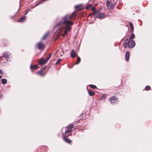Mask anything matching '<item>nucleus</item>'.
Instances as JSON below:
<instances>
[{
	"mask_svg": "<svg viewBox=\"0 0 152 152\" xmlns=\"http://www.w3.org/2000/svg\"><path fill=\"white\" fill-rule=\"evenodd\" d=\"M75 8L77 11H81L83 9V5L81 4L75 6Z\"/></svg>",
	"mask_w": 152,
	"mask_h": 152,
	"instance_id": "nucleus-10",
	"label": "nucleus"
},
{
	"mask_svg": "<svg viewBox=\"0 0 152 152\" xmlns=\"http://www.w3.org/2000/svg\"><path fill=\"white\" fill-rule=\"evenodd\" d=\"M30 68L31 70H34L37 69L38 68V66L37 65H31Z\"/></svg>",
	"mask_w": 152,
	"mask_h": 152,
	"instance_id": "nucleus-13",
	"label": "nucleus"
},
{
	"mask_svg": "<svg viewBox=\"0 0 152 152\" xmlns=\"http://www.w3.org/2000/svg\"><path fill=\"white\" fill-rule=\"evenodd\" d=\"M3 70H2L1 69H0V74L3 75Z\"/></svg>",
	"mask_w": 152,
	"mask_h": 152,
	"instance_id": "nucleus-35",
	"label": "nucleus"
},
{
	"mask_svg": "<svg viewBox=\"0 0 152 152\" xmlns=\"http://www.w3.org/2000/svg\"><path fill=\"white\" fill-rule=\"evenodd\" d=\"M125 58L126 60V61H128L129 60L130 56V52L129 51H127L125 53Z\"/></svg>",
	"mask_w": 152,
	"mask_h": 152,
	"instance_id": "nucleus-11",
	"label": "nucleus"
},
{
	"mask_svg": "<svg viewBox=\"0 0 152 152\" xmlns=\"http://www.w3.org/2000/svg\"><path fill=\"white\" fill-rule=\"evenodd\" d=\"M104 16V14L102 12H99L98 14H97L96 15V17L98 18H103Z\"/></svg>",
	"mask_w": 152,
	"mask_h": 152,
	"instance_id": "nucleus-16",
	"label": "nucleus"
},
{
	"mask_svg": "<svg viewBox=\"0 0 152 152\" xmlns=\"http://www.w3.org/2000/svg\"><path fill=\"white\" fill-rule=\"evenodd\" d=\"M109 101L111 104H115L118 102V98L115 96H113L109 98Z\"/></svg>",
	"mask_w": 152,
	"mask_h": 152,
	"instance_id": "nucleus-2",
	"label": "nucleus"
},
{
	"mask_svg": "<svg viewBox=\"0 0 152 152\" xmlns=\"http://www.w3.org/2000/svg\"><path fill=\"white\" fill-rule=\"evenodd\" d=\"M74 126L72 124H70L67 126V129L65 131V133H69L72 131V129L74 127Z\"/></svg>",
	"mask_w": 152,
	"mask_h": 152,
	"instance_id": "nucleus-4",
	"label": "nucleus"
},
{
	"mask_svg": "<svg viewBox=\"0 0 152 152\" xmlns=\"http://www.w3.org/2000/svg\"><path fill=\"white\" fill-rule=\"evenodd\" d=\"M96 14V12H93L92 13H90L89 14V16H92L93 15H95Z\"/></svg>",
	"mask_w": 152,
	"mask_h": 152,
	"instance_id": "nucleus-33",
	"label": "nucleus"
},
{
	"mask_svg": "<svg viewBox=\"0 0 152 152\" xmlns=\"http://www.w3.org/2000/svg\"><path fill=\"white\" fill-rule=\"evenodd\" d=\"M7 45V41L5 42H3L2 44V46L3 47H6Z\"/></svg>",
	"mask_w": 152,
	"mask_h": 152,
	"instance_id": "nucleus-24",
	"label": "nucleus"
},
{
	"mask_svg": "<svg viewBox=\"0 0 152 152\" xmlns=\"http://www.w3.org/2000/svg\"><path fill=\"white\" fill-rule=\"evenodd\" d=\"M151 89V87L149 86H146L145 88V91H148Z\"/></svg>",
	"mask_w": 152,
	"mask_h": 152,
	"instance_id": "nucleus-31",
	"label": "nucleus"
},
{
	"mask_svg": "<svg viewBox=\"0 0 152 152\" xmlns=\"http://www.w3.org/2000/svg\"><path fill=\"white\" fill-rule=\"evenodd\" d=\"M129 41L128 39H126L124 42V47L126 48L127 46L128 47V45L129 44Z\"/></svg>",
	"mask_w": 152,
	"mask_h": 152,
	"instance_id": "nucleus-17",
	"label": "nucleus"
},
{
	"mask_svg": "<svg viewBox=\"0 0 152 152\" xmlns=\"http://www.w3.org/2000/svg\"><path fill=\"white\" fill-rule=\"evenodd\" d=\"M106 5L109 9H111L113 8V4L109 0L107 1Z\"/></svg>",
	"mask_w": 152,
	"mask_h": 152,
	"instance_id": "nucleus-8",
	"label": "nucleus"
},
{
	"mask_svg": "<svg viewBox=\"0 0 152 152\" xmlns=\"http://www.w3.org/2000/svg\"><path fill=\"white\" fill-rule=\"evenodd\" d=\"M96 12H96V14H95L96 15L97 14H98L99 13V10H96Z\"/></svg>",
	"mask_w": 152,
	"mask_h": 152,
	"instance_id": "nucleus-36",
	"label": "nucleus"
},
{
	"mask_svg": "<svg viewBox=\"0 0 152 152\" xmlns=\"http://www.w3.org/2000/svg\"><path fill=\"white\" fill-rule=\"evenodd\" d=\"M101 10V9H99V11H100Z\"/></svg>",
	"mask_w": 152,
	"mask_h": 152,
	"instance_id": "nucleus-39",
	"label": "nucleus"
},
{
	"mask_svg": "<svg viewBox=\"0 0 152 152\" xmlns=\"http://www.w3.org/2000/svg\"><path fill=\"white\" fill-rule=\"evenodd\" d=\"M89 86L91 88L93 89H95L97 88L96 86L94 85L90 84L89 85Z\"/></svg>",
	"mask_w": 152,
	"mask_h": 152,
	"instance_id": "nucleus-28",
	"label": "nucleus"
},
{
	"mask_svg": "<svg viewBox=\"0 0 152 152\" xmlns=\"http://www.w3.org/2000/svg\"><path fill=\"white\" fill-rule=\"evenodd\" d=\"M88 91L89 94V95L90 96H93L95 95V92L91 90H88Z\"/></svg>",
	"mask_w": 152,
	"mask_h": 152,
	"instance_id": "nucleus-18",
	"label": "nucleus"
},
{
	"mask_svg": "<svg viewBox=\"0 0 152 152\" xmlns=\"http://www.w3.org/2000/svg\"><path fill=\"white\" fill-rule=\"evenodd\" d=\"M106 94H103L102 95L100 100H104L106 96Z\"/></svg>",
	"mask_w": 152,
	"mask_h": 152,
	"instance_id": "nucleus-25",
	"label": "nucleus"
},
{
	"mask_svg": "<svg viewBox=\"0 0 152 152\" xmlns=\"http://www.w3.org/2000/svg\"><path fill=\"white\" fill-rule=\"evenodd\" d=\"M1 56L8 60V59L9 58V53L7 51L4 52L3 53Z\"/></svg>",
	"mask_w": 152,
	"mask_h": 152,
	"instance_id": "nucleus-5",
	"label": "nucleus"
},
{
	"mask_svg": "<svg viewBox=\"0 0 152 152\" xmlns=\"http://www.w3.org/2000/svg\"><path fill=\"white\" fill-rule=\"evenodd\" d=\"M75 12H74L70 15H66L62 18L61 21L56 25V26H60L62 24L66 25L65 27H62L60 29L61 32L63 31H64V33L61 34L62 37H64L66 34L67 31H69L71 29V28L70 26L73 24V23L70 20L75 19L76 15Z\"/></svg>",
	"mask_w": 152,
	"mask_h": 152,
	"instance_id": "nucleus-1",
	"label": "nucleus"
},
{
	"mask_svg": "<svg viewBox=\"0 0 152 152\" xmlns=\"http://www.w3.org/2000/svg\"><path fill=\"white\" fill-rule=\"evenodd\" d=\"M132 34L131 37H130L129 38V39H133L134 37H135V35L133 33H132Z\"/></svg>",
	"mask_w": 152,
	"mask_h": 152,
	"instance_id": "nucleus-32",
	"label": "nucleus"
},
{
	"mask_svg": "<svg viewBox=\"0 0 152 152\" xmlns=\"http://www.w3.org/2000/svg\"><path fill=\"white\" fill-rule=\"evenodd\" d=\"M45 68L46 67L42 68L40 71L37 72V73L42 76H44L47 73V72L45 71Z\"/></svg>",
	"mask_w": 152,
	"mask_h": 152,
	"instance_id": "nucleus-3",
	"label": "nucleus"
},
{
	"mask_svg": "<svg viewBox=\"0 0 152 152\" xmlns=\"http://www.w3.org/2000/svg\"><path fill=\"white\" fill-rule=\"evenodd\" d=\"M70 56L72 58H75L76 56V53L75 51L72 50L70 52Z\"/></svg>",
	"mask_w": 152,
	"mask_h": 152,
	"instance_id": "nucleus-12",
	"label": "nucleus"
},
{
	"mask_svg": "<svg viewBox=\"0 0 152 152\" xmlns=\"http://www.w3.org/2000/svg\"><path fill=\"white\" fill-rule=\"evenodd\" d=\"M7 82V80L5 79H3L1 80V83L3 84H6Z\"/></svg>",
	"mask_w": 152,
	"mask_h": 152,
	"instance_id": "nucleus-27",
	"label": "nucleus"
},
{
	"mask_svg": "<svg viewBox=\"0 0 152 152\" xmlns=\"http://www.w3.org/2000/svg\"><path fill=\"white\" fill-rule=\"evenodd\" d=\"M81 59L79 57H78L77 58V61L76 63L75 64H79L80 61Z\"/></svg>",
	"mask_w": 152,
	"mask_h": 152,
	"instance_id": "nucleus-26",
	"label": "nucleus"
},
{
	"mask_svg": "<svg viewBox=\"0 0 152 152\" xmlns=\"http://www.w3.org/2000/svg\"><path fill=\"white\" fill-rule=\"evenodd\" d=\"M28 13V11H27L26 12V13L25 14V15H26Z\"/></svg>",
	"mask_w": 152,
	"mask_h": 152,
	"instance_id": "nucleus-37",
	"label": "nucleus"
},
{
	"mask_svg": "<svg viewBox=\"0 0 152 152\" xmlns=\"http://www.w3.org/2000/svg\"><path fill=\"white\" fill-rule=\"evenodd\" d=\"M51 55H52V53L50 54L48 57H47L46 58L45 60V63H46L48 61V60L50 58V57H51Z\"/></svg>",
	"mask_w": 152,
	"mask_h": 152,
	"instance_id": "nucleus-23",
	"label": "nucleus"
},
{
	"mask_svg": "<svg viewBox=\"0 0 152 152\" xmlns=\"http://www.w3.org/2000/svg\"><path fill=\"white\" fill-rule=\"evenodd\" d=\"M91 10L92 11V12H96V14L97 12H96V9L95 7H92L91 8Z\"/></svg>",
	"mask_w": 152,
	"mask_h": 152,
	"instance_id": "nucleus-29",
	"label": "nucleus"
},
{
	"mask_svg": "<svg viewBox=\"0 0 152 152\" xmlns=\"http://www.w3.org/2000/svg\"><path fill=\"white\" fill-rule=\"evenodd\" d=\"M63 134V140L65 141L66 143L69 144H71L72 142L71 140L68 138H66V136L65 135L64 133H62Z\"/></svg>",
	"mask_w": 152,
	"mask_h": 152,
	"instance_id": "nucleus-6",
	"label": "nucleus"
},
{
	"mask_svg": "<svg viewBox=\"0 0 152 152\" xmlns=\"http://www.w3.org/2000/svg\"><path fill=\"white\" fill-rule=\"evenodd\" d=\"M48 34L49 33H46L45 34L42 38V39L43 40L45 39L48 37Z\"/></svg>",
	"mask_w": 152,
	"mask_h": 152,
	"instance_id": "nucleus-22",
	"label": "nucleus"
},
{
	"mask_svg": "<svg viewBox=\"0 0 152 152\" xmlns=\"http://www.w3.org/2000/svg\"><path fill=\"white\" fill-rule=\"evenodd\" d=\"M92 5L91 4H88L86 7V9L87 10H88L91 8L92 7Z\"/></svg>",
	"mask_w": 152,
	"mask_h": 152,
	"instance_id": "nucleus-30",
	"label": "nucleus"
},
{
	"mask_svg": "<svg viewBox=\"0 0 152 152\" xmlns=\"http://www.w3.org/2000/svg\"><path fill=\"white\" fill-rule=\"evenodd\" d=\"M26 20V18L25 16H23L20 18L19 20H17L18 22H24Z\"/></svg>",
	"mask_w": 152,
	"mask_h": 152,
	"instance_id": "nucleus-19",
	"label": "nucleus"
},
{
	"mask_svg": "<svg viewBox=\"0 0 152 152\" xmlns=\"http://www.w3.org/2000/svg\"><path fill=\"white\" fill-rule=\"evenodd\" d=\"M61 59H58L57 60V62H56V65H58L59 64V62H60V61H61Z\"/></svg>",
	"mask_w": 152,
	"mask_h": 152,
	"instance_id": "nucleus-34",
	"label": "nucleus"
},
{
	"mask_svg": "<svg viewBox=\"0 0 152 152\" xmlns=\"http://www.w3.org/2000/svg\"><path fill=\"white\" fill-rule=\"evenodd\" d=\"M72 135V134H70L69 135H68L67 136L68 137L69 135L71 136Z\"/></svg>",
	"mask_w": 152,
	"mask_h": 152,
	"instance_id": "nucleus-38",
	"label": "nucleus"
},
{
	"mask_svg": "<svg viewBox=\"0 0 152 152\" xmlns=\"http://www.w3.org/2000/svg\"><path fill=\"white\" fill-rule=\"evenodd\" d=\"M39 64L40 65H44L46 63L45 62V60L43 58H41L40 59L38 62Z\"/></svg>",
	"mask_w": 152,
	"mask_h": 152,
	"instance_id": "nucleus-15",
	"label": "nucleus"
},
{
	"mask_svg": "<svg viewBox=\"0 0 152 152\" xmlns=\"http://www.w3.org/2000/svg\"><path fill=\"white\" fill-rule=\"evenodd\" d=\"M46 1V0H41L39 1L36 5L35 7L37 6L39 4L43 3L44 2Z\"/></svg>",
	"mask_w": 152,
	"mask_h": 152,
	"instance_id": "nucleus-21",
	"label": "nucleus"
},
{
	"mask_svg": "<svg viewBox=\"0 0 152 152\" xmlns=\"http://www.w3.org/2000/svg\"><path fill=\"white\" fill-rule=\"evenodd\" d=\"M37 45L38 49L40 50H43L44 49L45 47V45L42 42H39L37 43Z\"/></svg>",
	"mask_w": 152,
	"mask_h": 152,
	"instance_id": "nucleus-9",
	"label": "nucleus"
},
{
	"mask_svg": "<svg viewBox=\"0 0 152 152\" xmlns=\"http://www.w3.org/2000/svg\"><path fill=\"white\" fill-rule=\"evenodd\" d=\"M8 60L7 59L4 58L3 57H2L1 56H0V62L1 64L6 63V62Z\"/></svg>",
	"mask_w": 152,
	"mask_h": 152,
	"instance_id": "nucleus-14",
	"label": "nucleus"
},
{
	"mask_svg": "<svg viewBox=\"0 0 152 152\" xmlns=\"http://www.w3.org/2000/svg\"><path fill=\"white\" fill-rule=\"evenodd\" d=\"M135 45V42L134 40H130L129 41V44L128 45V47L129 48H132L134 47Z\"/></svg>",
	"mask_w": 152,
	"mask_h": 152,
	"instance_id": "nucleus-7",
	"label": "nucleus"
},
{
	"mask_svg": "<svg viewBox=\"0 0 152 152\" xmlns=\"http://www.w3.org/2000/svg\"><path fill=\"white\" fill-rule=\"evenodd\" d=\"M129 25L131 30V31L132 33H133L134 31V27L133 26V24L132 22H129Z\"/></svg>",
	"mask_w": 152,
	"mask_h": 152,
	"instance_id": "nucleus-20",
	"label": "nucleus"
}]
</instances>
